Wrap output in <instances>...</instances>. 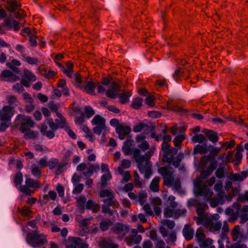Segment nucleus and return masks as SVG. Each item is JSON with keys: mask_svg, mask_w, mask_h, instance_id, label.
I'll list each match as a JSON object with an SVG mask.
<instances>
[{"mask_svg": "<svg viewBox=\"0 0 248 248\" xmlns=\"http://www.w3.org/2000/svg\"><path fill=\"white\" fill-rule=\"evenodd\" d=\"M9 105H4L0 110V132H4L9 127L11 124V119L14 116L15 107L18 102L16 97L13 95L8 96L6 98Z\"/></svg>", "mask_w": 248, "mask_h": 248, "instance_id": "obj_1", "label": "nucleus"}, {"mask_svg": "<svg viewBox=\"0 0 248 248\" xmlns=\"http://www.w3.org/2000/svg\"><path fill=\"white\" fill-rule=\"evenodd\" d=\"M133 154L134 159L137 163L140 172L144 174V177L146 179H149L153 173L152 165L150 161L153 155L152 152L147 151L144 155H141L140 150L135 148Z\"/></svg>", "mask_w": 248, "mask_h": 248, "instance_id": "obj_2", "label": "nucleus"}, {"mask_svg": "<svg viewBox=\"0 0 248 248\" xmlns=\"http://www.w3.org/2000/svg\"><path fill=\"white\" fill-rule=\"evenodd\" d=\"M25 239L27 243L34 248L42 247L47 242L46 235L37 229L28 232Z\"/></svg>", "mask_w": 248, "mask_h": 248, "instance_id": "obj_3", "label": "nucleus"}, {"mask_svg": "<svg viewBox=\"0 0 248 248\" xmlns=\"http://www.w3.org/2000/svg\"><path fill=\"white\" fill-rule=\"evenodd\" d=\"M16 123L21 132H26L34 126V122L31 117L22 114H18L16 116Z\"/></svg>", "mask_w": 248, "mask_h": 248, "instance_id": "obj_4", "label": "nucleus"}, {"mask_svg": "<svg viewBox=\"0 0 248 248\" xmlns=\"http://www.w3.org/2000/svg\"><path fill=\"white\" fill-rule=\"evenodd\" d=\"M46 122L47 124L44 123L41 124L40 132L48 139H52L55 137V132L58 129V125L52 118L47 119Z\"/></svg>", "mask_w": 248, "mask_h": 248, "instance_id": "obj_5", "label": "nucleus"}, {"mask_svg": "<svg viewBox=\"0 0 248 248\" xmlns=\"http://www.w3.org/2000/svg\"><path fill=\"white\" fill-rule=\"evenodd\" d=\"M194 192L195 196H203L207 200L210 199L213 194L212 190L207 187L206 184H202L200 180L194 183Z\"/></svg>", "mask_w": 248, "mask_h": 248, "instance_id": "obj_6", "label": "nucleus"}, {"mask_svg": "<svg viewBox=\"0 0 248 248\" xmlns=\"http://www.w3.org/2000/svg\"><path fill=\"white\" fill-rule=\"evenodd\" d=\"M25 184V185L19 186V190L27 196H29L34 192L30 188H33L36 190L39 189L41 186L39 181L30 178H28L26 179Z\"/></svg>", "mask_w": 248, "mask_h": 248, "instance_id": "obj_7", "label": "nucleus"}, {"mask_svg": "<svg viewBox=\"0 0 248 248\" xmlns=\"http://www.w3.org/2000/svg\"><path fill=\"white\" fill-rule=\"evenodd\" d=\"M161 150L163 152L162 161L163 162H170L173 156L177 153V149L174 147H170L168 143L162 142Z\"/></svg>", "mask_w": 248, "mask_h": 248, "instance_id": "obj_8", "label": "nucleus"}, {"mask_svg": "<svg viewBox=\"0 0 248 248\" xmlns=\"http://www.w3.org/2000/svg\"><path fill=\"white\" fill-rule=\"evenodd\" d=\"M57 65L62 69V71L67 77L72 78L74 72V64L71 62L67 61L66 62L65 67L62 63H57Z\"/></svg>", "mask_w": 248, "mask_h": 248, "instance_id": "obj_9", "label": "nucleus"}, {"mask_svg": "<svg viewBox=\"0 0 248 248\" xmlns=\"http://www.w3.org/2000/svg\"><path fill=\"white\" fill-rule=\"evenodd\" d=\"M0 78H2L4 81L11 82H14L19 79V76L8 70H3L0 75Z\"/></svg>", "mask_w": 248, "mask_h": 248, "instance_id": "obj_10", "label": "nucleus"}, {"mask_svg": "<svg viewBox=\"0 0 248 248\" xmlns=\"http://www.w3.org/2000/svg\"><path fill=\"white\" fill-rule=\"evenodd\" d=\"M131 130L130 126L122 124L116 128V132L118 134L119 138L121 140H123L126 135L130 133Z\"/></svg>", "mask_w": 248, "mask_h": 248, "instance_id": "obj_11", "label": "nucleus"}, {"mask_svg": "<svg viewBox=\"0 0 248 248\" xmlns=\"http://www.w3.org/2000/svg\"><path fill=\"white\" fill-rule=\"evenodd\" d=\"M208 201L210 200V205L211 207L215 208L218 205H223L225 203V196H223V193H217L216 197L210 198Z\"/></svg>", "mask_w": 248, "mask_h": 248, "instance_id": "obj_12", "label": "nucleus"}, {"mask_svg": "<svg viewBox=\"0 0 248 248\" xmlns=\"http://www.w3.org/2000/svg\"><path fill=\"white\" fill-rule=\"evenodd\" d=\"M217 167V161L215 160L210 162V164L208 168L203 170L201 173V177L202 179H206L209 176H210L214 170H215Z\"/></svg>", "mask_w": 248, "mask_h": 248, "instance_id": "obj_13", "label": "nucleus"}, {"mask_svg": "<svg viewBox=\"0 0 248 248\" xmlns=\"http://www.w3.org/2000/svg\"><path fill=\"white\" fill-rule=\"evenodd\" d=\"M38 71L40 74L45 78L50 79L53 78L57 75V72L51 69H48L47 68H42L40 66Z\"/></svg>", "mask_w": 248, "mask_h": 248, "instance_id": "obj_14", "label": "nucleus"}, {"mask_svg": "<svg viewBox=\"0 0 248 248\" xmlns=\"http://www.w3.org/2000/svg\"><path fill=\"white\" fill-rule=\"evenodd\" d=\"M166 107L167 110H171L181 114L185 113L187 111L186 109L179 106L172 104V101L171 100H169L167 102Z\"/></svg>", "mask_w": 248, "mask_h": 248, "instance_id": "obj_15", "label": "nucleus"}, {"mask_svg": "<svg viewBox=\"0 0 248 248\" xmlns=\"http://www.w3.org/2000/svg\"><path fill=\"white\" fill-rule=\"evenodd\" d=\"M182 232L185 239L189 241L193 237L194 231L189 224H186L184 227Z\"/></svg>", "mask_w": 248, "mask_h": 248, "instance_id": "obj_16", "label": "nucleus"}, {"mask_svg": "<svg viewBox=\"0 0 248 248\" xmlns=\"http://www.w3.org/2000/svg\"><path fill=\"white\" fill-rule=\"evenodd\" d=\"M87 210H91L93 213H96L100 209V205L99 203L95 202L93 200L90 199L87 201L85 207Z\"/></svg>", "mask_w": 248, "mask_h": 248, "instance_id": "obj_17", "label": "nucleus"}, {"mask_svg": "<svg viewBox=\"0 0 248 248\" xmlns=\"http://www.w3.org/2000/svg\"><path fill=\"white\" fill-rule=\"evenodd\" d=\"M130 229L129 226L124 225L120 223H118L114 227V231L116 234H120L121 232H124L122 237L128 232Z\"/></svg>", "mask_w": 248, "mask_h": 248, "instance_id": "obj_18", "label": "nucleus"}, {"mask_svg": "<svg viewBox=\"0 0 248 248\" xmlns=\"http://www.w3.org/2000/svg\"><path fill=\"white\" fill-rule=\"evenodd\" d=\"M142 240L141 235H138L137 236L129 235L125 239L126 244L129 246H132L134 244H139Z\"/></svg>", "mask_w": 248, "mask_h": 248, "instance_id": "obj_19", "label": "nucleus"}, {"mask_svg": "<svg viewBox=\"0 0 248 248\" xmlns=\"http://www.w3.org/2000/svg\"><path fill=\"white\" fill-rule=\"evenodd\" d=\"M6 65L15 73H20V70L18 67H17V66H19L21 65V62L19 61L16 59H13L11 62H6Z\"/></svg>", "mask_w": 248, "mask_h": 248, "instance_id": "obj_20", "label": "nucleus"}, {"mask_svg": "<svg viewBox=\"0 0 248 248\" xmlns=\"http://www.w3.org/2000/svg\"><path fill=\"white\" fill-rule=\"evenodd\" d=\"M95 85L93 81H88L85 83V86H83L82 89L87 93L92 95H95Z\"/></svg>", "mask_w": 248, "mask_h": 248, "instance_id": "obj_21", "label": "nucleus"}, {"mask_svg": "<svg viewBox=\"0 0 248 248\" xmlns=\"http://www.w3.org/2000/svg\"><path fill=\"white\" fill-rule=\"evenodd\" d=\"M103 202L105 204L115 208H118L120 205L119 203L115 198L114 195L104 199Z\"/></svg>", "mask_w": 248, "mask_h": 248, "instance_id": "obj_22", "label": "nucleus"}, {"mask_svg": "<svg viewBox=\"0 0 248 248\" xmlns=\"http://www.w3.org/2000/svg\"><path fill=\"white\" fill-rule=\"evenodd\" d=\"M20 6V3L15 0H10L7 2V9L10 13L15 12Z\"/></svg>", "mask_w": 248, "mask_h": 248, "instance_id": "obj_23", "label": "nucleus"}, {"mask_svg": "<svg viewBox=\"0 0 248 248\" xmlns=\"http://www.w3.org/2000/svg\"><path fill=\"white\" fill-rule=\"evenodd\" d=\"M203 133L206 135L208 140L213 143H216L218 141V138L216 132L212 130L204 129Z\"/></svg>", "mask_w": 248, "mask_h": 248, "instance_id": "obj_24", "label": "nucleus"}, {"mask_svg": "<svg viewBox=\"0 0 248 248\" xmlns=\"http://www.w3.org/2000/svg\"><path fill=\"white\" fill-rule=\"evenodd\" d=\"M99 246L101 248H118V245L112 243L111 240L103 239L100 242Z\"/></svg>", "mask_w": 248, "mask_h": 248, "instance_id": "obj_25", "label": "nucleus"}, {"mask_svg": "<svg viewBox=\"0 0 248 248\" xmlns=\"http://www.w3.org/2000/svg\"><path fill=\"white\" fill-rule=\"evenodd\" d=\"M81 238L77 237H69L68 241L69 244L66 245V248H77L81 242Z\"/></svg>", "mask_w": 248, "mask_h": 248, "instance_id": "obj_26", "label": "nucleus"}, {"mask_svg": "<svg viewBox=\"0 0 248 248\" xmlns=\"http://www.w3.org/2000/svg\"><path fill=\"white\" fill-rule=\"evenodd\" d=\"M32 175L35 178L39 179L41 176L42 171L40 168L36 164H34L30 168Z\"/></svg>", "mask_w": 248, "mask_h": 248, "instance_id": "obj_27", "label": "nucleus"}, {"mask_svg": "<svg viewBox=\"0 0 248 248\" xmlns=\"http://www.w3.org/2000/svg\"><path fill=\"white\" fill-rule=\"evenodd\" d=\"M160 181V178L158 176L155 177L152 181L150 185V188L153 192H158L159 190V183Z\"/></svg>", "mask_w": 248, "mask_h": 248, "instance_id": "obj_28", "label": "nucleus"}, {"mask_svg": "<svg viewBox=\"0 0 248 248\" xmlns=\"http://www.w3.org/2000/svg\"><path fill=\"white\" fill-rule=\"evenodd\" d=\"M184 157V155L182 153H179L178 155L174 158V156H173L172 160L170 162H168V163H171L175 168H178L182 161L183 158Z\"/></svg>", "mask_w": 248, "mask_h": 248, "instance_id": "obj_29", "label": "nucleus"}, {"mask_svg": "<svg viewBox=\"0 0 248 248\" xmlns=\"http://www.w3.org/2000/svg\"><path fill=\"white\" fill-rule=\"evenodd\" d=\"M24 134V138L28 140H33L38 137L39 133L37 131H34L31 129L27 130V131L22 132Z\"/></svg>", "mask_w": 248, "mask_h": 248, "instance_id": "obj_30", "label": "nucleus"}, {"mask_svg": "<svg viewBox=\"0 0 248 248\" xmlns=\"http://www.w3.org/2000/svg\"><path fill=\"white\" fill-rule=\"evenodd\" d=\"M132 95L131 92H128L127 93H124L118 95L119 102L124 104L129 102V97Z\"/></svg>", "mask_w": 248, "mask_h": 248, "instance_id": "obj_31", "label": "nucleus"}, {"mask_svg": "<svg viewBox=\"0 0 248 248\" xmlns=\"http://www.w3.org/2000/svg\"><path fill=\"white\" fill-rule=\"evenodd\" d=\"M232 238L233 241H237L239 238L242 237V234L240 231L239 226H235L232 232Z\"/></svg>", "mask_w": 248, "mask_h": 248, "instance_id": "obj_32", "label": "nucleus"}, {"mask_svg": "<svg viewBox=\"0 0 248 248\" xmlns=\"http://www.w3.org/2000/svg\"><path fill=\"white\" fill-rule=\"evenodd\" d=\"M208 151V148L207 145H201L200 144L197 145L194 148L193 154H206Z\"/></svg>", "mask_w": 248, "mask_h": 248, "instance_id": "obj_33", "label": "nucleus"}, {"mask_svg": "<svg viewBox=\"0 0 248 248\" xmlns=\"http://www.w3.org/2000/svg\"><path fill=\"white\" fill-rule=\"evenodd\" d=\"M112 222L108 219L101 221L99 223V227L100 230L103 232L107 231L109 227L112 225Z\"/></svg>", "mask_w": 248, "mask_h": 248, "instance_id": "obj_34", "label": "nucleus"}, {"mask_svg": "<svg viewBox=\"0 0 248 248\" xmlns=\"http://www.w3.org/2000/svg\"><path fill=\"white\" fill-rule=\"evenodd\" d=\"M143 99L140 97L134 98L131 103V107L135 109H139L142 106Z\"/></svg>", "mask_w": 248, "mask_h": 248, "instance_id": "obj_35", "label": "nucleus"}, {"mask_svg": "<svg viewBox=\"0 0 248 248\" xmlns=\"http://www.w3.org/2000/svg\"><path fill=\"white\" fill-rule=\"evenodd\" d=\"M75 78V82L74 85L76 88L79 89H82L83 88V85H82V77L78 73H76L74 75Z\"/></svg>", "mask_w": 248, "mask_h": 248, "instance_id": "obj_36", "label": "nucleus"}, {"mask_svg": "<svg viewBox=\"0 0 248 248\" xmlns=\"http://www.w3.org/2000/svg\"><path fill=\"white\" fill-rule=\"evenodd\" d=\"M172 186L173 189L178 192L181 195H184L185 193V191L182 189L181 182L179 179L174 181Z\"/></svg>", "mask_w": 248, "mask_h": 248, "instance_id": "obj_37", "label": "nucleus"}, {"mask_svg": "<svg viewBox=\"0 0 248 248\" xmlns=\"http://www.w3.org/2000/svg\"><path fill=\"white\" fill-rule=\"evenodd\" d=\"M23 60L28 63L31 65H38L40 63L39 59L35 57H31L26 55H23Z\"/></svg>", "mask_w": 248, "mask_h": 248, "instance_id": "obj_38", "label": "nucleus"}, {"mask_svg": "<svg viewBox=\"0 0 248 248\" xmlns=\"http://www.w3.org/2000/svg\"><path fill=\"white\" fill-rule=\"evenodd\" d=\"M22 181L23 175L20 171H18L15 174L14 177V182L16 188L17 186L19 187L21 186L20 185ZM18 188L19 189V187Z\"/></svg>", "mask_w": 248, "mask_h": 248, "instance_id": "obj_39", "label": "nucleus"}, {"mask_svg": "<svg viewBox=\"0 0 248 248\" xmlns=\"http://www.w3.org/2000/svg\"><path fill=\"white\" fill-rule=\"evenodd\" d=\"M93 125H103L106 124L105 119L99 115H96L92 121Z\"/></svg>", "mask_w": 248, "mask_h": 248, "instance_id": "obj_40", "label": "nucleus"}, {"mask_svg": "<svg viewBox=\"0 0 248 248\" xmlns=\"http://www.w3.org/2000/svg\"><path fill=\"white\" fill-rule=\"evenodd\" d=\"M110 173H105L101 177V186L106 187L107 186V181L111 178Z\"/></svg>", "mask_w": 248, "mask_h": 248, "instance_id": "obj_41", "label": "nucleus"}, {"mask_svg": "<svg viewBox=\"0 0 248 248\" xmlns=\"http://www.w3.org/2000/svg\"><path fill=\"white\" fill-rule=\"evenodd\" d=\"M192 142L194 143H202L206 141L205 137L202 134H197L193 136L192 138Z\"/></svg>", "mask_w": 248, "mask_h": 248, "instance_id": "obj_42", "label": "nucleus"}, {"mask_svg": "<svg viewBox=\"0 0 248 248\" xmlns=\"http://www.w3.org/2000/svg\"><path fill=\"white\" fill-rule=\"evenodd\" d=\"M158 172L160 174L163 178L172 174L169 169L167 167H161L158 169Z\"/></svg>", "mask_w": 248, "mask_h": 248, "instance_id": "obj_43", "label": "nucleus"}, {"mask_svg": "<svg viewBox=\"0 0 248 248\" xmlns=\"http://www.w3.org/2000/svg\"><path fill=\"white\" fill-rule=\"evenodd\" d=\"M215 175L217 178L219 179H221L224 177V166L223 164L219 165V168L217 169L216 171Z\"/></svg>", "mask_w": 248, "mask_h": 248, "instance_id": "obj_44", "label": "nucleus"}, {"mask_svg": "<svg viewBox=\"0 0 248 248\" xmlns=\"http://www.w3.org/2000/svg\"><path fill=\"white\" fill-rule=\"evenodd\" d=\"M213 240L208 238L207 239H205L202 241L199 242V246L200 248H207L210 246H211L213 244Z\"/></svg>", "mask_w": 248, "mask_h": 248, "instance_id": "obj_45", "label": "nucleus"}, {"mask_svg": "<svg viewBox=\"0 0 248 248\" xmlns=\"http://www.w3.org/2000/svg\"><path fill=\"white\" fill-rule=\"evenodd\" d=\"M99 195L101 198H109L114 195V193L111 189H103L101 190L99 193Z\"/></svg>", "mask_w": 248, "mask_h": 248, "instance_id": "obj_46", "label": "nucleus"}, {"mask_svg": "<svg viewBox=\"0 0 248 248\" xmlns=\"http://www.w3.org/2000/svg\"><path fill=\"white\" fill-rule=\"evenodd\" d=\"M67 162L63 161V162L58 163L57 165L56 170L55 171V174L57 175L61 174L62 172L64 171V168L68 164Z\"/></svg>", "mask_w": 248, "mask_h": 248, "instance_id": "obj_47", "label": "nucleus"}, {"mask_svg": "<svg viewBox=\"0 0 248 248\" xmlns=\"http://www.w3.org/2000/svg\"><path fill=\"white\" fill-rule=\"evenodd\" d=\"M185 137L183 135H178L173 140V142L175 147L179 148L181 146L182 142L185 140Z\"/></svg>", "mask_w": 248, "mask_h": 248, "instance_id": "obj_48", "label": "nucleus"}, {"mask_svg": "<svg viewBox=\"0 0 248 248\" xmlns=\"http://www.w3.org/2000/svg\"><path fill=\"white\" fill-rule=\"evenodd\" d=\"M164 179V185L168 187H170L172 186L173 183L174 181V178L172 174L168 176L163 178Z\"/></svg>", "mask_w": 248, "mask_h": 248, "instance_id": "obj_49", "label": "nucleus"}, {"mask_svg": "<svg viewBox=\"0 0 248 248\" xmlns=\"http://www.w3.org/2000/svg\"><path fill=\"white\" fill-rule=\"evenodd\" d=\"M184 71L180 68L176 69L172 74L173 78L175 80L178 82L182 77H184Z\"/></svg>", "mask_w": 248, "mask_h": 248, "instance_id": "obj_50", "label": "nucleus"}, {"mask_svg": "<svg viewBox=\"0 0 248 248\" xmlns=\"http://www.w3.org/2000/svg\"><path fill=\"white\" fill-rule=\"evenodd\" d=\"M23 78L31 82H34L36 80L35 76L29 70L25 71Z\"/></svg>", "mask_w": 248, "mask_h": 248, "instance_id": "obj_51", "label": "nucleus"}, {"mask_svg": "<svg viewBox=\"0 0 248 248\" xmlns=\"http://www.w3.org/2000/svg\"><path fill=\"white\" fill-rule=\"evenodd\" d=\"M86 200L87 199L85 196H81L77 199V202L80 208L85 209Z\"/></svg>", "mask_w": 248, "mask_h": 248, "instance_id": "obj_52", "label": "nucleus"}, {"mask_svg": "<svg viewBox=\"0 0 248 248\" xmlns=\"http://www.w3.org/2000/svg\"><path fill=\"white\" fill-rule=\"evenodd\" d=\"M84 111L87 118H91L95 114V111L90 106H85Z\"/></svg>", "mask_w": 248, "mask_h": 248, "instance_id": "obj_53", "label": "nucleus"}, {"mask_svg": "<svg viewBox=\"0 0 248 248\" xmlns=\"http://www.w3.org/2000/svg\"><path fill=\"white\" fill-rule=\"evenodd\" d=\"M174 209H171L170 207H166L164 210V217L166 218L172 217L174 218Z\"/></svg>", "mask_w": 248, "mask_h": 248, "instance_id": "obj_54", "label": "nucleus"}, {"mask_svg": "<svg viewBox=\"0 0 248 248\" xmlns=\"http://www.w3.org/2000/svg\"><path fill=\"white\" fill-rule=\"evenodd\" d=\"M186 210L185 208L180 209H174V218L176 219L179 217L181 216L185 217L186 216Z\"/></svg>", "mask_w": 248, "mask_h": 248, "instance_id": "obj_55", "label": "nucleus"}, {"mask_svg": "<svg viewBox=\"0 0 248 248\" xmlns=\"http://www.w3.org/2000/svg\"><path fill=\"white\" fill-rule=\"evenodd\" d=\"M110 206L106 204L102 205V212L104 214H108L109 217H111L114 213V211L111 210Z\"/></svg>", "mask_w": 248, "mask_h": 248, "instance_id": "obj_56", "label": "nucleus"}, {"mask_svg": "<svg viewBox=\"0 0 248 248\" xmlns=\"http://www.w3.org/2000/svg\"><path fill=\"white\" fill-rule=\"evenodd\" d=\"M205 205L202 202L198 203L196 207V212L198 215H204V208Z\"/></svg>", "mask_w": 248, "mask_h": 248, "instance_id": "obj_57", "label": "nucleus"}, {"mask_svg": "<svg viewBox=\"0 0 248 248\" xmlns=\"http://www.w3.org/2000/svg\"><path fill=\"white\" fill-rule=\"evenodd\" d=\"M196 238L197 241L200 242L205 239V235L202 230L198 229L196 231Z\"/></svg>", "mask_w": 248, "mask_h": 248, "instance_id": "obj_58", "label": "nucleus"}, {"mask_svg": "<svg viewBox=\"0 0 248 248\" xmlns=\"http://www.w3.org/2000/svg\"><path fill=\"white\" fill-rule=\"evenodd\" d=\"M31 213V210L27 206L23 207L20 211L21 216L25 217H28Z\"/></svg>", "mask_w": 248, "mask_h": 248, "instance_id": "obj_59", "label": "nucleus"}, {"mask_svg": "<svg viewBox=\"0 0 248 248\" xmlns=\"http://www.w3.org/2000/svg\"><path fill=\"white\" fill-rule=\"evenodd\" d=\"M214 189L217 193H222L223 196H225V191L223 189V186L221 182L216 184L214 186Z\"/></svg>", "mask_w": 248, "mask_h": 248, "instance_id": "obj_60", "label": "nucleus"}, {"mask_svg": "<svg viewBox=\"0 0 248 248\" xmlns=\"http://www.w3.org/2000/svg\"><path fill=\"white\" fill-rule=\"evenodd\" d=\"M58 159L57 158H51L49 160L47 163V166L49 169H54L58 164Z\"/></svg>", "mask_w": 248, "mask_h": 248, "instance_id": "obj_61", "label": "nucleus"}, {"mask_svg": "<svg viewBox=\"0 0 248 248\" xmlns=\"http://www.w3.org/2000/svg\"><path fill=\"white\" fill-rule=\"evenodd\" d=\"M55 123L58 125V127L63 128L66 125V120L65 118H62V119H55Z\"/></svg>", "mask_w": 248, "mask_h": 248, "instance_id": "obj_62", "label": "nucleus"}, {"mask_svg": "<svg viewBox=\"0 0 248 248\" xmlns=\"http://www.w3.org/2000/svg\"><path fill=\"white\" fill-rule=\"evenodd\" d=\"M106 128V124L103 125H96L95 127L93 128V132L98 135H100L102 131Z\"/></svg>", "mask_w": 248, "mask_h": 248, "instance_id": "obj_63", "label": "nucleus"}, {"mask_svg": "<svg viewBox=\"0 0 248 248\" xmlns=\"http://www.w3.org/2000/svg\"><path fill=\"white\" fill-rule=\"evenodd\" d=\"M13 89L18 93H22L24 91V88L21 83H17L13 85Z\"/></svg>", "mask_w": 248, "mask_h": 248, "instance_id": "obj_64", "label": "nucleus"}]
</instances>
